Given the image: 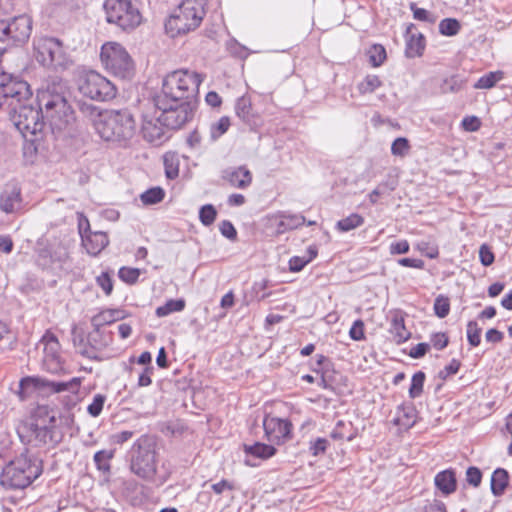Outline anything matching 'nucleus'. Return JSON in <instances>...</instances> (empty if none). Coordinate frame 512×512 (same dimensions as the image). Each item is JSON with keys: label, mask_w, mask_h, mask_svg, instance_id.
I'll return each mask as SVG.
<instances>
[{"label": "nucleus", "mask_w": 512, "mask_h": 512, "mask_svg": "<svg viewBox=\"0 0 512 512\" xmlns=\"http://www.w3.org/2000/svg\"><path fill=\"white\" fill-rule=\"evenodd\" d=\"M104 10L107 21L124 31L135 29L142 21L138 8L131 0H106Z\"/></svg>", "instance_id": "obj_7"}, {"label": "nucleus", "mask_w": 512, "mask_h": 512, "mask_svg": "<svg viewBox=\"0 0 512 512\" xmlns=\"http://www.w3.org/2000/svg\"><path fill=\"white\" fill-rule=\"evenodd\" d=\"M106 397L102 394H96L93 397V401L91 404L88 405L87 411L88 413L93 416L97 417L102 412L104 403H105Z\"/></svg>", "instance_id": "obj_50"}, {"label": "nucleus", "mask_w": 512, "mask_h": 512, "mask_svg": "<svg viewBox=\"0 0 512 512\" xmlns=\"http://www.w3.org/2000/svg\"><path fill=\"white\" fill-rule=\"evenodd\" d=\"M410 149L409 141L405 137L396 138L391 145V153L395 156L403 157Z\"/></svg>", "instance_id": "obj_49"}, {"label": "nucleus", "mask_w": 512, "mask_h": 512, "mask_svg": "<svg viewBox=\"0 0 512 512\" xmlns=\"http://www.w3.org/2000/svg\"><path fill=\"white\" fill-rule=\"evenodd\" d=\"M486 341L491 343H499L503 340L504 335L501 331L492 328L489 329L485 334Z\"/></svg>", "instance_id": "obj_64"}, {"label": "nucleus", "mask_w": 512, "mask_h": 512, "mask_svg": "<svg viewBox=\"0 0 512 512\" xmlns=\"http://www.w3.org/2000/svg\"><path fill=\"white\" fill-rule=\"evenodd\" d=\"M308 264L305 256H294L289 260L291 272H300Z\"/></svg>", "instance_id": "obj_59"}, {"label": "nucleus", "mask_w": 512, "mask_h": 512, "mask_svg": "<svg viewBox=\"0 0 512 512\" xmlns=\"http://www.w3.org/2000/svg\"><path fill=\"white\" fill-rule=\"evenodd\" d=\"M246 453L254 455L259 458H269L276 453V449L272 445L256 442L253 445L245 446Z\"/></svg>", "instance_id": "obj_28"}, {"label": "nucleus", "mask_w": 512, "mask_h": 512, "mask_svg": "<svg viewBox=\"0 0 512 512\" xmlns=\"http://www.w3.org/2000/svg\"><path fill=\"white\" fill-rule=\"evenodd\" d=\"M431 342L437 350H442L448 345V337L444 333H437L432 336Z\"/></svg>", "instance_id": "obj_63"}, {"label": "nucleus", "mask_w": 512, "mask_h": 512, "mask_svg": "<svg viewBox=\"0 0 512 512\" xmlns=\"http://www.w3.org/2000/svg\"><path fill=\"white\" fill-rule=\"evenodd\" d=\"M82 243L90 255H98L108 244V236L106 233L97 231L82 234Z\"/></svg>", "instance_id": "obj_19"}, {"label": "nucleus", "mask_w": 512, "mask_h": 512, "mask_svg": "<svg viewBox=\"0 0 512 512\" xmlns=\"http://www.w3.org/2000/svg\"><path fill=\"white\" fill-rule=\"evenodd\" d=\"M21 189L16 184H10L0 194V210L13 213L20 208Z\"/></svg>", "instance_id": "obj_18"}, {"label": "nucleus", "mask_w": 512, "mask_h": 512, "mask_svg": "<svg viewBox=\"0 0 512 512\" xmlns=\"http://www.w3.org/2000/svg\"><path fill=\"white\" fill-rule=\"evenodd\" d=\"M168 128L164 125L162 117L156 108L154 111H146L142 116L141 133L143 138L150 143H162L169 138Z\"/></svg>", "instance_id": "obj_12"}, {"label": "nucleus", "mask_w": 512, "mask_h": 512, "mask_svg": "<svg viewBox=\"0 0 512 512\" xmlns=\"http://www.w3.org/2000/svg\"><path fill=\"white\" fill-rule=\"evenodd\" d=\"M77 106L83 116L88 117L93 123L94 120L101 118V115L104 113L98 106L85 101H78Z\"/></svg>", "instance_id": "obj_38"}, {"label": "nucleus", "mask_w": 512, "mask_h": 512, "mask_svg": "<svg viewBox=\"0 0 512 512\" xmlns=\"http://www.w3.org/2000/svg\"><path fill=\"white\" fill-rule=\"evenodd\" d=\"M43 419L47 421L49 425H55L56 422V411L49 408L46 405H38L34 409V423H43Z\"/></svg>", "instance_id": "obj_30"}, {"label": "nucleus", "mask_w": 512, "mask_h": 512, "mask_svg": "<svg viewBox=\"0 0 512 512\" xmlns=\"http://www.w3.org/2000/svg\"><path fill=\"white\" fill-rule=\"evenodd\" d=\"M55 425L47 424V421L43 419V423H34V438L42 443H47L48 440H52V429Z\"/></svg>", "instance_id": "obj_35"}, {"label": "nucleus", "mask_w": 512, "mask_h": 512, "mask_svg": "<svg viewBox=\"0 0 512 512\" xmlns=\"http://www.w3.org/2000/svg\"><path fill=\"white\" fill-rule=\"evenodd\" d=\"M434 312L439 318H444L449 314L450 302L448 297L439 295L434 301Z\"/></svg>", "instance_id": "obj_46"}, {"label": "nucleus", "mask_w": 512, "mask_h": 512, "mask_svg": "<svg viewBox=\"0 0 512 512\" xmlns=\"http://www.w3.org/2000/svg\"><path fill=\"white\" fill-rule=\"evenodd\" d=\"M364 223V218L356 213L349 215L348 217L341 219L337 222L336 227L342 232H348L353 230Z\"/></svg>", "instance_id": "obj_33"}, {"label": "nucleus", "mask_w": 512, "mask_h": 512, "mask_svg": "<svg viewBox=\"0 0 512 512\" xmlns=\"http://www.w3.org/2000/svg\"><path fill=\"white\" fill-rule=\"evenodd\" d=\"M461 366L460 361L456 359H452L449 365H447L444 369L439 371L438 377L442 380H446L450 375H454L459 371Z\"/></svg>", "instance_id": "obj_56"}, {"label": "nucleus", "mask_w": 512, "mask_h": 512, "mask_svg": "<svg viewBox=\"0 0 512 512\" xmlns=\"http://www.w3.org/2000/svg\"><path fill=\"white\" fill-rule=\"evenodd\" d=\"M461 28V25L457 19L454 18H445L439 23V31L442 35L445 36H454L456 35Z\"/></svg>", "instance_id": "obj_40"}, {"label": "nucleus", "mask_w": 512, "mask_h": 512, "mask_svg": "<svg viewBox=\"0 0 512 512\" xmlns=\"http://www.w3.org/2000/svg\"><path fill=\"white\" fill-rule=\"evenodd\" d=\"M230 126V119L227 116L221 117L218 122L211 125V139L216 140L227 132Z\"/></svg>", "instance_id": "obj_44"}, {"label": "nucleus", "mask_w": 512, "mask_h": 512, "mask_svg": "<svg viewBox=\"0 0 512 512\" xmlns=\"http://www.w3.org/2000/svg\"><path fill=\"white\" fill-rule=\"evenodd\" d=\"M434 483L437 489H439L444 495L452 494L457 488L455 471L453 469H446L439 472L435 476Z\"/></svg>", "instance_id": "obj_22"}, {"label": "nucleus", "mask_w": 512, "mask_h": 512, "mask_svg": "<svg viewBox=\"0 0 512 512\" xmlns=\"http://www.w3.org/2000/svg\"><path fill=\"white\" fill-rule=\"evenodd\" d=\"M37 265L43 270L57 271L68 259L67 248L56 238L40 239L37 242Z\"/></svg>", "instance_id": "obj_9"}, {"label": "nucleus", "mask_w": 512, "mask_h": 512, "mask_svg": "<svg viewBox=\"0 0 512 512\" xmlns=\"http://www.w3.org/2000/svg\"><path fill=\"white\" fill-rule=\"evenodd\" d=\"M430 345L428 343H418L415 347L410 350L409 356L414 359L423 357L429 350Z\"/></svg>", "instance_id": "obj_61"}, {"label": "nucleus", "mask_w": 512, "mask_h": 512, "mask_svg": "<svg viewBox=\"0 0 512 512\" xmlns=\"http://www.w3.org/2000/svg\"><path fill=\"white\" fill-rule=\"evenodd\" d=\"M34 58L40 65L54 70L65 69L69 64V58L65 53L62 43L52 37H44L38 40L34 46Z\"/></svg>", "instance_id": "obj_8"}, {"label": "nucleus", "mask_w": 512, "mask_h": 512, "mask_svg": "<svg viewBox=\"0 0 512 512\" xmlns=\"http://www.w3.org/2000/svg\"><path fill=\"white\" fill-rule=\"evenodd\" d=\"M165 196V192L160 187H153L140 195V199L145 205H153L161 202Z\"/></svg>", "instance_id": "obj_34"}, {"label": "nucleus", "mask_w": 512, "mask_h": 512, "mask_svg": "<svg viewBox=\"0 0 512 512\" xmlns=\"http://www.w3.org/2000/svg\"><path fill=\"white\" fill-rule=\"evenodd\" d=\"M481 328L476 321H469L467 324V339L471 346L476 347L480 344Z\"/></svg>", "instance_id": "obj_48"}, {"label": "nucleus", "mask_w": 512, "mask_h": 512, "mask_svg": "<svg viewBox=\"0 0 512 512\" xmlns=\"http://www.w3.org/2000/svg\"><path fill=\"white\" fill-rule=\"evenodd\" d=\"M184 308V299H170L164 305L157 307L155 313L158 317H165L173 312H180Z\"/></svg>", "instance_id": "obj_29"}, {"label": "nucleus", "mask_w": 512, "mask_h": 512, "mask_svg": "<svg viewBox=\"0 0 512 512\" xmlns=\"http://www.w3.org/2000/svg\"><path fill=\"white\" fill-rule=\"evenodd\" d=\"M164 167H165V175L168 179L173 180L179 175V165L178 161L174 157V155L165 154L164 155Z\"/></svg>", "instance_id": "obj_43"}, {"label": "nucleus", "mask_w": 512, "mask_h": 512, "mask_svg": "<svg viewBox=\"0 0 512 512\" xmlns=\"http://www.w3.org/2000/svg\"><path fill=\"white\" fill-rule=\"evenodd\" d=\"M205 15L204 0H183L165 22V32L171 38L194 31Z\"/></svg>", "instance_id": "obj_4"}, {"label": "nucleus", "mask_w": 512, "mask_h": 512, "mask_svg": "<svg viewBox=\"0 0 512 512\" xmlns=\"http://www.w3.org/2000/svg\"><path fill=\"white\" fill-rule=\"evenodd\" d=\"M263 427L269 441L290 438L292 424L288 420L267 415L263 420Z\"/></svg>", "instance_id": "obj_16"}, {"label": "nucleus", "mask_w": 512, "mask_h": 512, "mask_svg": "<svg viewBox=\"0 0 512 512\" xmlns=\"http://www.w3.org/2000/svg\"><path fill=\"white\" fill-rule=\"evenodd\" d=\"M425 48V39L422 34L417 36L411 33V27L407 29V41L405 54L408 58L421 56Z\"/></svg>", "instance_id": "obj_23"}, {"label": "nucleus", "mask_w": 512, "mask_h": 512, "mask_svg": "<svg viewBox=\"0 0 512 512\" xmlns=\"http://www.w3.org/2000/svg\"><path fill=\"white\" fill-rule=\"evenodd\" d=\"M219 230L221 234L229 240H235L237 238V231L229 220H223L219 224Z\"/></svg>", "instance_id": "obj_54"}, {"label": "nucleus", "mask_w": 512, "mask_h": 512, "mask_svg": "<svg viewBox=\"0 0 512 512\" xmlns=\"http://www.w3.org/2000/svg\"><path fill=\"white\" fill-rule=\"evenodd\" d=\"M369 62L373 67H379L386 60V50L381 44H374L368 50Z\"/></svg>", "instance_id": "obj_36"}, {"label": "nucleus", "mask_w": 512, "mask_h": 512, "mask_svg": "<svg viewBox=\"0 0 512 512\" xmlns=\"http://www.w3.org/2000/svg\"><path fill=\"white\" fill-rule=\"evenodd\" d=\"M203 81L201 74L180 69L169 73L162 82L161 92L152 101L154 108H171L178 110L180 105H190L192 110L198 107L199 86Z\"/></svg>", "instance_id": "obj_2"}, {"label": "nucleus", "mask_w": 512, "mask_h": 512, "mask_svg": "<svg viewBox=\"0 0 512 512\" xmlns=\"http://www.w3.org/2000/svg\"><path fill=\"white\" fill-rule=\"evenodd\" d=\"M409 249H410V246L406 240L392 243L390 245V253L391 254H405V253L409 252Z\"/></svg>", "instance_id": "obj_62"}, {"label": "nucleus", "mask_w": 512, "mask_h": 512, "mask_svg": "<svg viewBox=\"0 0 512 512\" xmlns=\"http://www.w3.org/2000/svg\"><path fill=\"white\" fill-rule=\"evenodd\" d=\"M80 93L92 100L107 101L115 97V86L95 71L86 73L79 81Z\"/></svg>", "instance_id": "obj_10"}, {"label": "nucleus", "mask_w": 512, "mask_h": 512, "mask_svg": "<svg viewBox=\"0 0 512 512\" xmlns=\"http://www.w3.org/2000/svg\"><path fill=\"white\" fill-rule=\"evenodd\" d=\"M113 456L114 451L112 450H100L96 452L94 455V462L97 469L103 473H109L111 468L110 460L113 458Z\"/></svg>", "instance_id": "obj_32"}, {"label": "nucleus", "mask_w": 512, "mask_h": 512, "mask_svg": "<svg viewBox=\"0 0 512 512\" xmlns=\"http://www.w3.org/2000/svg\"><path fill=\"white\" fill-rule=\"evenodd\" d=\"M250 110H251L250 100L246 97L238 98L236 105H235L236 115L243 121H248L249 116H250Z\"/></svg>", "instance_id": "obj_45"}, {"label": "nucleus", "mask_w": 512, "mask_h": 512, "mask_svg": "<svg viewBox=\"0 0 512 512\" xmlns=\"http://www.w3.org/2000/svg\"><path fill=\"white\" fill-rule=\"evenodd\" d=\"M100 58L105 68L116 77L130 79L134 75L133 60L121 44L116 42L104 44Z\"/></svg>", "instance_id": "obj_6"}, {"label": "nucleus", "mask_w": 512, "mask_h": 512, "mask_svg": "<svg viewBox=\"0 0 512 512\" xmlns=\"http://www.w3.org/2000/svg\"><path fill=\"white\" fill-rule=\"evenodd\" d=\"M216 216L217 210L212 204L203 205L199 210V220L204 226L212 225Z\"/></svg>", "instance_id": "obj_42"}, {"label": "nucleus", "mask_w": 512, "mask_h": 512, "mask_svg": "<svg viewBox=\"0 0 512 512\" xmlns=\"http://www.w3.org/2000/svg\"><path fill=\"white\" fill-rule=\"evenodd\" d=\"M42 350L43 368L48 372H57L60 369V361L58 355L59 343L54 334L46 332L41 340L36 344L35 350Z\"/></svg>", "instance_id": "obj_13"}, {"label": "nucleus", "mask_w": 512, "mask_h": 512, "mask_svg": "<svg viewBox=\"0 0 512 512\" xmlns=\"http://www.w3.org/2000/svg\"><path fill=\"white\" fill-rule=\"evenodd\" d=\"M224 179L233 187L245 189L252 182V174L245 166H240L235 169L226 170L224 172Z\"/></svg>", "instance_id": "obj_21"}, {"label": "nucleus", "mask_w": 512, "mask_h": 512, "mask_svg": "<svg viewBox=\"0 0 512 512\" xmlns=\"http://www.w3.org/2000/svg\"><path fill=\"white\" fill-rule=\"evenodd\" d=\"M8 25L9 39H12L15 43H24L29 39L32 29V19L30 17L25 15L15 17L8 22Z\"/></svg>", "instance_id": "obj_17"}, {"label": "nucleus", "mask_w": 512, "mask_h": 512, "mask_svg": "<svg viewBox=\"0 0 512 512\" xmlns=\"http://www.w3.org/2000/svg\"><path fill=\"white\" fill-rule=\"evenodd\" d=\"M466 480L470 485L478 487L482 480V472L477 467H469L466 471Z\"/></svg>", "instance_id": "obj_55"}, {"label": "nucleus", "mask_w": 512, "mask_h": 512, "mask_svg": "<svg viewBox=\"0 0 512 512\" xmlns=\"http://www.w3.org/2000/svg\"><path fill=\"white\" fill-rule=\"evenodd\" d=\"M124 317L123 311L118 309H108L104 310L97 315H95L91 319V324L94 328V334L92 335V339L95 338V336H101L100 328L104 325L111 324L117 320H120Z\"/></svg>", "instance_id": "obj_20"}, {"label": "nucleus", "mask_w": 512, "mask_h": 512, "mask_svg": "<svg viewBox=\"0 0 512 512\" xmlns=\"http://www.w3.org/2000/svg\"><path fill=\"white\" fill-rule=\"evenodd\" d=\"M97 284L103 289L106 295H110L113 290V282L108 272L101 273L96 278Z\"/></svg>", "instance_id": "obj_53"}, {"label": "nucleus", "mask_w": 512, "mask_h": 512, "mask_svg": "<svg viewBox=\"0 0 512 512\" xmlns=\"http://www.w3.org/2000/svg\"><path fill=\"white\" fill-rule=\"evenodd\" d=\"M479 257L482 265L484 266H490L494 262V254L485 244H483L479 249Z\"/></svg>", "instance_id": "obj_58"}, {"label": "nucleus", "mask_w": 512, "mask_h": 512, "mask_svg": "<svg viewBox=\"0 0 512 512\" xmlns=\"http://www.w3.org/2000/svg\"><path fill=\"white\" fill-rule=\"evenodd\" d=\"M424 381H425V373L422 371H418L412 376L411 385L409 388V397L410 398L415 399L422 394Z\"/></svg>", "instance_id": "obj_39"}, {"label": "nucleus", "mask_w": 512, "mask_h": 512, "mask_svg": "<svg viewBox=\"0 0 512 512\" xmlns=\"http://www.w3.org/2000/svg\"><path fill=\"white\" fill-rule=\"evenodd\" d=\"M166 125L170 130H177L184 127L187 123L192 121L196 110H192L190 105H180L178 110H174L169 106L168 108H156Z\"/></svg>", "instance_id": "obj_14"}, {"label": "nucleus", "mask_w": 512, "mask_h": 512, "mask_svg": "<svg viewBox=\"0 0 512 512\" xmlns=\"http://www.w3.org/2000/svg\"><path fill=\"white\" fill-rule=\"evenodd\" d=\"M79 384L78 378H73L68 382H54L34 376V394L37 393L39 396L47 397L62 391H76Z\"/></svg>", "instance_id": "obj_15"}, {"label": "nucleus", "mask_w": 512, "mask_h": 512, "mask_svg": "<svg viewBox=\"0 0 512 512\" xmlns=\"http://www.w3.org/2000/svg\"><path fill=\"white\" fill-rule=\"evenodd\" d=\"M509 475L505 469H496L491 477V491L495 496L503 494L508 485Z\"/></svg>", "instance_id": "obj_26"}, {"label": "nucleus", "mask_w": 512, "mask_h": 512, "mask_svg": "<svg viewBox=\"0 0 512 512\" xmlns=\"http://www.w3.org/2000/svg\"><path fill=\"white\" fill-rule=\"evenodd\" d=\"M140 274V269L130 267H122L118 272L119 278L127 284H135Z\"/></svg>", "instance_id": "obj_47"}, {"label": "nucleus", "mask_w": 512, "mask_h": 512, "mask_svg": "<svg viewBox=\"0 0 512 512\" xmlns=\"http://www.w3.org/2000/svg\"><path fill=\"white\" fill-rule=\"evenodd\" d=\"M96 133L105 141L125 142L136 131V121L128 109L105 110L101 118L94 120Z\"/></svg>", "instance_id": "obj_3"}, {"label": "nucleus", "mask_w": 512, "mask_h": 512, "mask_svg": "<svg viewBox=\"0 0 512 512\" xmlns=\"http://www.w3.org/2000/svg\"><path fill=\"white\" fill-rule=\"evenodd\" d=\"M130 470L141 479L151 481L157 473V442L153 436L142 435L130 450Z\"/></svg>", "instance_id": "obj_5"}, {"label": "nucleus", "mask_w": 512, "mask_h": 512, "mask_svg": "<svg viewBox=\"0 0 512 512\" xmlns=\"http://www.w3.org/2000/svg\"><path fill=\"white\" fill-rule=\"evenodd\" d=\"M382 85L381 80L376 75H368L365 79L358 84V90L361 94L374 92Z\"/></svg>", "instance_id": "obj_41"}, {"label": "nucleus", "mask_w": 512, "mask_h": 512, "mask_svg": "<svg viewBox=\"0 0 512 512\" xmlns=\"http://www.w3.org/2000/svg\"><path fill=\"white\" fill-rule=\"evenodd\" d=\"M67 86L62 80H53L47 87L37 90V118L34 136L46 124L51 129L62 130L75 120L74 110L68 100Z\"/></svg>", "instance_id": "obj_1"}, {"label": "nucleus", "mask_w": 512, "mask_h": 512, "mask_svg": "<svg viewBox=\"0 0 512 512\" xmlns=\"http://www.w3.org/2000/svg\"><path fill=\"white\" fill-rule=\"evenodd\" d=\"M390 333L397 344L407 341L411 336V333L405 327L403 317L397 315L391 321Z\"/></svg>", "instance_id": "obj_24"}, {"label": "nucleus", "mask_w": 512, "mask_h": 512, "mask_svg": "<svg viewBox=\"0 0 512 512\" xmlns=\"http://www.w3.org/2000/svg\"><path fill=\"white\" fill-rule=\"evenodd\" d=\"M14 392L20 401L28 400L32 395V376L23 377Z\"/></svg>", "instance_id": "obj_37"}, {"label": "nucleus", "mask_w": 512, "mask_h": 512, "mask_svg": "<svg viewBox=\"0 0 512 512\" xmlns=\"http://www.w3.org/2000/svg\"><path fill=\"white\" fill-rule=\"evenodd\" d=\"M31 460L17 458L11 461L2 471L0 484L9 489H24L31 484L29 469Z\"/></svg>", "instance_id": "obj_11"}, {"label": "nucleus", "mask_w": 512, "mask_h": 512, "mask_svg": "<svg viewBox=\"0 0 512 512\" xmlns=\"http://www.w3.org/2000/svg\"><path fill=\"white\" fill-rule=\"evenodd\" d=\"M305 223V217L302 215H282L277 226V232L283 233L286 230L296 229Z\"/></svg>", "instance_id": "obj_27"}, {"label": "nucleus", "mask_w": 512, "mask_h": 512, "mask_svg": "<svg viewBox=\"0 0 512 512\" xmlns=\"http://www.w3.org/2000/svg\"><path fill=\"white\" fill-rule=\"evenodd\" d=\"M329 441L326 438H317L310 442L309 451L313 456H319L326 452Z\"/></svg>", "instance_id": "obj_51"}, {"label": "nucleus", "mask_w": 512, "mask_h": 512, "mask_svg": "<svg viewBox=\"0 0 512 512\" xmlns=\"http://www.w3.org/2000/svg\"><path fill=\"white\" fill-rule=\"evenodd\" d=\"M461 86V81L457 77L452 76L443 80L440 89L442 93H450L459 91Z\"/></svg>", "instance_id": "obj_52"}, {"label": "nucleus", "mask_w": 512, "mask_h": 512, "mask_svg": "<svg viewBox=\"0 0 512 512\" xmlns=\"http://www.w3.org/2000/svg\"><path fill=\"white\" fill-rule=\"evenodd\" d=\"M399 411L401 414L396 418V424L404 426L405 428H411L416 423L417 411L415 406L412 403L403 404L399 407Z\"/></svg>", "instance_id": "obj_25"}, {"label": "nucleus", "mask_w": 512, "mask_h": 512, "mask_svg": "<svg viewBox=\"0 0 512 512\" xmlns=\"http://www.w3.org/2000/svg\"><path fill=\"white\" fill-rule=\"evenodd\" d=\"M503 77H504V73L502 71L489 72L478 79V81L474 84V88L475 89H490L498 81L502 80Z\"/></svg>", "instance_id": "obj_31"}, {"label": "nucleus", "mask_w": 512, "mask_h": 512, "mask_svg": "<svg viewBox=\"0 0 512 512\" xmlns=\"http://www.w3.org/2000/svg\"><path fill=\"white\" fill-rule=\"evenodd\" d=\"M481 122L475 116L465 117L462 121V126L466 131H477L480 128Z\"/></svg>", "instance_id": "obj_60"}, {"label": "nucleus", "mask_w": 512, "mask_h": 512, "mask_svg": "<svg viewBox=\"0 0 512 512\" xmlns=\"http://www.w3.org/2000/svg\"><path fill=\"white\" fill-rule=\"evenodd\" d=\"M349 335L351 339L355 341L363 340L365 338L364 334V323L362 320H356L352 327L350 328Z\"/></svg>", "instance_id": "obj_57"}]
</instances>
